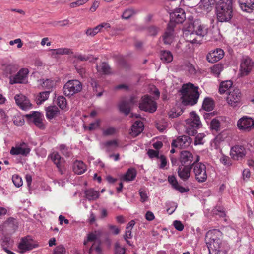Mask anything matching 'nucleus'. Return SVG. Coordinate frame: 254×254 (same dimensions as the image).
Instances as JSON below:
<instances>
[{"instance_id":"nucleus-61","label":"nucleus","mask_w":254,"mask_h":254,"mask_svg":"<svg viewBox=\"0 0 254 254\" xmlns=\"http://www.w3.org/2000/svg\"><path fill=\"white\" fill-rule=\"evenodd\" d=\"M190 24L183 28V37L187 41H189L188 37L190 35Z\"/></svg>"},{"instance_id":"nucleus-56","label":"nucleus","mask_w":254,"mask_h":254,"mask_svg":"<svg viewBox=\"0 0 254 254\" xmlns=\"http://www.w3.org/2000/svg\"><path fill=\"white\" fill-rule=\"evenodd\" d=\"M65 248L62 245H59L55 248L53 254H65Z\"/></svg>"},{"instance_id":"nucleus-24","label":"nucleus","mask_w":254,"mask_h":254,"mask_svg":"<svg viewBox=\"0 0 254 254\" xmlns=\"http://www.w3.org/2000/svg\"><path fill=\"white\" fill-rule=\"evenodd\" d=\"M49 157H50L52 161L54 162V163L56 165L57 167L58 168L59 171L61 173V174H63V170L62 168V162L61 159L62 158L61 156L58 152H54L51 153Z\"/></svg>"},{"instance_id":"nucleus-6","label":"nucleus","mask_w":254,"mask_h":254,"mask_svg":"<svg viewBox=\"0 0 254 254\" xmlns=\"http://www.w3.org/2000/svg\"><path fill=\"white\" fill-rule=\"evenodd\" d=\"M29 71L27 68L21 69L15 75L9 76V84H23L27 82Z\"/></svg>"},{"instance_id":"nucleus-55","label":"nucleus","mask_w":254,"mask_h":254,"mask_svg":"<svg viewBox=\"0 0 254 254\" xmlns=\"http://www.w3.org/2000/svg\"><path fill=\"white\" fill-rule=\"evenodd\" d=\"M135 14L134 11L132 9H126L122 14V17L125 19H128Z\"/></svg>"},{"instance_id":"nucleus-36","label":"nucleus","mask_w":254,"mask_h":254,"mask_svg":"<svg viewBox=\"0 0 254 254\" xmlns=\"http://www.w3.org/2000/svg\"><path fill=\"white\" fill-rule=\"evenodd\" d=\"M86 198L89 201L95 200L99 197V192L92 189H88L85 191Z\"/></svg>"},{"instance_id":"nucleus-60","label":"nucleus","mask_w":254,"mask_h":254,"mask_svg":"<svg viewBox=\"0 0 254 254\" xmlns=\"http://www.w3.org/2000/svg\"><path fill=\"white\" fill-rule=\"evenodd\" d=\"M147 154L150 158H154L156 157L157 158H159V151L157 150H154L153 149H149Z\"/></svg>"},{"instance_id":"nucleus-59","label":"nucleus","mask_w":254,"mask_h":254,"mask_svg":"<svg viewBox=\"0 0 254 254\" xmlns=\"http://www.w3.org/2000/svg\"><path fill=\"white\" fill-rule=\"evenodd\" d=\"M139 195L140 196V201L142 202H144L147 200L148 196L146 191L144 190L140 189L139 191Z\"/></svg>"},{"instance_id":"nucleus-9","label":"nucleus","mask_w":254,"mask_h":254,"mask_svg":"<svg viewBox=\"0 0 254 254\" xmlns=\"http://www.w3.org/2000/svg\"><path fill=\"white\" fill-rule=\"evenodd\" d=\"M180 100L182 105L186 106L190 102V83L183 84L179 91Z\"/></svg>"},{"instance_id":"nucleus-4","label":"nucleus","mask_w":254,"mask_h":254,"mask_svg":"<svg viewBox=\"0 0 254 254\" xmlns=\"http://www.w3.org/2000/svg\"><path fill=\"white\" fill-rule=\"evenodd\" d=\"M193 169V172L195 174V179L199 182H205L207 178L206 173V167L205 164L200 163H192L191 164V169Z\"/></svg>"},{"instance_id":"nucleus-39","label":"nucleus","mask_w":254,"mask_h":254,"mask_svg":"<svg viewBox=\"0 0 254 254\" xmlns=\"http://www.w3.org/2000/svg\"><path fill=\"white\" fill-rule=\"evenodd\" d=\"M96 68L98 72L102 74H109L111 73V68L106 63H102L100 65H97Z\"/></svg>"},{"instance_id":"nucleus-57","label":"nucleus","mask_w":254,"mask_h":254,"mask_svg":"<svg viewBox=\"0 0 254 254\" xmlns=\"http://www.w3.org/2000/svg\"><path fill=\"white\" fill-rule=\"evenodd\" d=\"M15 219L12 218H9L4 223V225L5 227H12L13 230L15 229L14 226Z\"/></svg>"},{"instance_id":"nucleus-10","label":"nucleus","mask_w":254,"mask_h":254,"mask_svg":"<svg viewBox=\"0 0 254 254\" xmlns=\"http://www.w3.org/2000/svg\"><path fill=\"white\" fill-rule=\"evenodd\" d=\"M254 62L249 57H243L240 64V73L242 76L248 75L252 71Z\"/></svg>"},{"instance_id":"nucleus-20","label":"nucleus","mask_w":254,"mask_h":254,"mask_svg":"<svg viewBox=\"0 0 254 254\" xmlns=\"http://www.w3.org/2000/svg\"><path fill=\"white\" fill-rule=\"evenodd\" d=\"M25 146H26V144L22 142L18 146L12 147L10 151V153L12 155H27L30 152V149L27 147H23Z\"/></svg>"},{"instance_id":"nucleus-62","label":"nucleus","mask_w":254,"mask_h":254,"mask_svg":"<svg viewBox=\"0 0 254 254\" xmlns=\"http://www.w3.org/2000/svg\"><path fill=\"white\" fill-rule=\"evenodd\" d=\"M13 123L16 126H21L24 124V120L21 117H15L13 119Z\"/></svg>"},{"instance_id":"nucleus-47","label":"nucleus","mask_w":254,"mask_h":254,"mask_svg":"<svg viewBox=\"0 0 254 254\" xmlns=\"http://www.w3.org/2000/svg\"><path fill=\"white\" fill-rule=\"evenodd\" d=\"M12 180L14 185L16 187H20L23 184V181L21 177L17 174H14L12 176Z\"/></svg>"},{"instance_id":"nucleus-32","label":"nucleus","mask_w":254,"mask_h":254,"mask_svg":"<svg viewBox=\"0 0 254 254\" xmlns=\"http://www.w3.org/2000/svg\"><path fill=\"white\" fill-rule=\"evenodd\" d=\"M215 3V0H201L199 3V7L209 11H211Z\"/></svg>"},{"instance_id":"nucleus-11","label":"nucleus","mask_w":254,"mask_h":254,"mask_svg":"<svg viewBox=\"0 0 254 254\" xmlns=\"http://www.w3.org/2000/svg\"><path fill=\"white\" fill-rule=\"evenodd\" d=\"M217 18L220 22H229L233 17V11L216 7Z\"/></svg>"},{"instance_id":"nucleus-22","label":"nucleus","mask_w":254,"mask_h":254,"mask_svg":"<svg viewBox=\"0 0 254 254\" xmlns=\"http://www.w3.org/2000/svg\"><path fill=\"white\" fill-rule=\"evenodd\" d=\"M237 127H254V119L244 116L238 121Z\"/></svg>"},{"instance_id":"nucleus-16","label":"nucleus","mask_w":254,"mask_h":254,"mask_svg":"<svg viewBox=\"0 0 254 254\" xmlns=\"http://www.w3.org/2000/svg\"><path fill=\"white\" fill-rule=\"evenodd\" d=\"M19 250L22 252L26 251L31 250L35 247V245L33 244L32 240L29 236H27L22 238L21 239L18 246Z\"/></svg>"},{"instance_id":"nucleus-14","label":"nucleus","mask_w":254,"mask_h":254,"mask_svg":"<svg viewBox=\"0 0 254 254\" xmlns=\"http://www.w3.org/2000/svg\"><path fill=\"white\" fill-rule=\"evenodd\" d=\"M29 123H33L36 126H40L43 120V116L39 112L31 111L30 113L24 115Z\"/></svg>"},{"instance_id":"nucleus-8","label":"nucleus","mask_w":254,"mask_h":254,"mask_svg":"<svg viewBox=\"0 0 254 254\" xmlns=\"http://www.w3.org/2000/svg\"><path fill=\"white\" fill-rule=\"evenodd\" d=\"M247 154V150L245 147L242 145H235L232 147L230 150V155L233 160H242L245 158Z\"/></svg>"},{"instance_id":"nucleus-15","label":"nucleus","mask_w":254,"mask_h":254,"mask_svg":"<svg viewBox=\"0 0 254 254\" xmlns=\"http://www.w3.org/2000/svg\"><path fill=\"white\" fill-rule=\"evenodd\" d=\"M224 56V51L220 48L211 51L207 55V60L209 63H214L222 59Z\"/></svg>"},{"instance_id":"nucleus-19","label":"nucleus","mask_w":254,"mask_h":254,"mask_svg":"<svg viewBox=\"0 0 254 254\" xmlns=\"http://www.w3.org/2000/svg\"><path fill=\"white\" fill-rule=\"evenodd\" d=\"M190 137L188 136H180L173 140L171 146L172 147L185 148L190 145V142L188 141Z\"/></svg>"},{"instance_id":"nucleus-17","label":"nucleus","mask_w":254,"mask_h":254,"mask_svg":"<svg viewBox=\"0 0 254 254\" xmlns=\"http://www.w3.org/2000/svg\"><path fill=\"white\" fill-rule=\"evenodd\" d=\"M185 13L182 9H176L170 14V20L169 22L182 23L185 19Z\"/></svg>"},{"instance_id":"nucleus-5","label":"nucleus","mask_w":254,"mask_h":254,"mask_svg":"<svg viewBox=\"0 0 254 254\" xmlns=\"http://www.w3.org/2000/svg\"><path fill=\"white\" fill-rule=\"evenodd\" d=\"M157 107L156 102L148 95H145L142 98L139 105L140 110L149 113L154 112Z\"/></svg>"},{"instance_id":"nucleus-52","label":"nucleus","mask_w":254,"mask_h":254,"mask_svg":"<svg viewBox=\"0 0 254 254\" xmlns=\"http://www.w3.org/2000/svg\"><path fill=\"white\" fill-rule=\"evenodd\" d=\"M209 254H220V246H207Z\"/></svg>"},{"instance_id":"nucleus-40","label":"nucleus","mask_w":254,"mask_h":254,"mask_svg":"<svg viewBox=\"0 0 254 254\" xmlns=\"http://www.w3.org/2000/svg\"><path fill=\"white\" fill-rule=\"evenodd\" d=\"M88 253L89 254H103L100 244H96L94 242L90 248Z\"/></svg>"},{"instance_id":"nucleus-27","label":"nucleus","mask_w":254,"mask_h":254,"mask_svg":"<svg viewBox=\"0 0 254 254\" xmlns=\"http://www.w3.org/2000/svg\"><path fill=\"white\" fill-rule=\"evenodd\" d=\"M216 7L233 11V0H220L216 3Z\"/></svg>"},{"instance_id":"nucleus-54","label":"nucleus","mask_w":254,"mask_h":254,"mask_svg":"<svg viewBox=\"0 0 254 254\" xmlns=\"http://www.w3.org/2000/svg\"><path fill=\"white\" fill-rule=\"evenodd\" d=\"M97 239V235L94 233H90L88 234L87 239L84 241V245L86 246L89 242H95Z\"/></svg>"},{"instance_id":"nucleus-38","label":"nucleus","mask_w":254,"mask_h":254,"mask_svg":"<svg viewBox=\"0 0 254 254\" xmlns=\"http://www.w3.org/2000/svg\"><path fill=\"white\" fill-rule=\"evenodd\" d=\"M173 59L172 53L169 51H162L160 54V59L164 63H170Z\"/></svg>"},{"instance_id":"nucleus-33","label":"nucleus","mask_w":254,"mask_h":254,"mask_svg":"<svg viewBox=\"0 0 254 254\" xmlns=\"http://www.w3.org/2000/svg\"><path fill=\"white\" fill-rule=\"evenodd\" d=\"M50 93V90H46L39 93L35 98L36 103L38 105L41 104L43 102L48 99Z\"/></svg>"},{"instance_id":"nucleus-28","label":"nucleus","mask_w":254,"mask_h":254,"mask_svg":"<svg viewBox=\"0 0 254 254\" xmlns=\"http://www.w3.org/2000/svg\"><path fill=\"white\" fill-rule=\"evenodd\" d=\"M200 92L199 91V87L191 83V106L197 103Z\"/></svg>"},{"instance_id":"nucleus-37","label":"nucleus","mask_w":254,"mask_h":254,"mask_svg":"<svg viewBox=\"0 0 254 254\" xmlns=\"http://www.w3.org/2000/svg\"><path fill=\"white\" fill-rule=\"evenodd\" d=\"M202 107L205 111H212L214 107V101L210 98L206 97L203 102Z\"/></svg>"},{"instance_id":"nucleus-30","label":"nucleus","mask_w":254,"mask_h":254,"mask_svg":"<svg viewBox=\"0 0 254 254\" xmlns=\"http://www.w3.org/2000/svg\"><path fill=\"white\" fill-rule=\"evenodd\" d=\"M46 117L49 119L56 117L59 113V110L56 106H49L46 109Z\"/></svg>"},{"instance_id":"nucleus-53","label":"nucleus","mask_w":254,"mask_h":254,"mask_svg":"<svg viewBox=\"0 0 254 254\" xmlns=\"http://www.w3.org/2000/svg\"><path fill=\"white\" fill-rule=\"evenodd\" d=\"M144 128H131L129 134L133 137H135L140 134L143 131Z\"/></svg>"},{"instance_id":"nucleus-50","label":"nucleus","mask_w":254,"mask_h":254,"mask_svg":"<svg viewBox=\"0 0 254 254\" xmlns=\"http://www.w3.org/2000/svg\"><path fill=\"white\" fill-rule=\"evenodd\" d=\"M59 149L61 153L66 157H69L70 155L69 148L64 144H61L59 146Z\"/></svg>"},{"instance_id":"nucleus-31","label":"nucleus","mask_w":254,"mask_h":254,"mask_svg":"<svg viewBox=\"0 0 254 254\" xmlns=\"http://www.w3.org/2000/svg\"><path fill=\"white\" fill-rule=\"evenodd\" d=\"M136 176V171L135 169L129 168L126 174L122 177V179L123 181L128 182L133 180Z\"/></svg>"},{"instance_id":"nucleus-63","label":"nucleus","mask_w":254,"mask_h":254,"mask_svg":"<svg viewBox=\"0 0 254 254\" xmlns=\"http://www.w3.org/2000/svg\"><path fill=\"white\" fill-rule=\"evenodd\" d=\"M173 225L178 231H181L184 229V225L180 221L175 220L173 222Z\"/></svg>"},{"instance_id":"nucleus-18","label":"nucleus","mask_w":254,"mask_h":254,"mask_svg":"<svg viewBox=\"0 0 254 254\" xmlns=\"http://www.w3.org/2000/svg\"><path fill=\"white\" fill-rule=\"evenodd\" d=\"M175 24L169 22L166 31L163 36L164 43L165 44H171L173 40V33Z\"/></svg>"},{"instance_id":"nucleus-21","label":"nucleus","mask_w":254,"mask_h":254,"mask_svg":"<svg viewBox=\"0 0 254 254\" xmlns=\"http://www.w3.org/2000/svg\"><path fill=\"white\" fill-rule=\"evenodd\" d=\"M241 9L247 12H251L254 9V0H238Z\"/></svg>"},{"instance_id":"nucleus-13","label":"nucleus","mask_w":254,"mask_h":254,"mask_svg":"<svg viewBox=\"0 0 254 254\" xmlns=\"http://www.w3.org/2000/svg\"><path fill=\"white\" fill-rule=\"evenodd\" d=\"M16 104L22 110H29L32 107V104L29 100L23 94H16L14 97Z\"/></svg>"},{"instance_id":"nucleus-44","label":"nucleus","mask_w":254,"mask_h":254,"mask_svg":"<svg viewBox=\"0 0 254 254\" xmlns=\"http://www.w3.org/2000/svg\"><path fill=\"white\" fill-rule=\"evenodd\" d=\"M18 69V66L17 64H9L6 66L5 71L7 73L12 75L16 72Z\"/></svg>"},{"instance_id":"nucleus-29","label":"nucleus","mask_w":254,"mask_h":254,"mask_svg":"<svg viewBox=\"0 0 254 254\" xmlns=\"http://www.w3.org/2000/svg\"><path fill=\"white\" fill-rule=\"evenodd\" d=\"M168 182L170 184L172 185L173 187L176 190H179L181 192H186L189 190V189L186 190L185 188L180 186L175 176H170L168 178Z\"/></svg>"},{"instance_id":"nucleus-34","label":"nucleus","mask_w":254,"mask_h":254,"mask_svg":"<svg viewBox=\"0 0 254 254\" xmlns=\"http://www.w3.org/2000/svg\"><path fill=\"white\" fill-rule=\"evenodd\" d=\"M39 82L43 89L50 90L51 92L55 85L54 81L49 79H41Z\"/></svg>"},{"instance_id":"nucleus-49","label":"nucleus","mask_w":254,"mask_h":254,"mask_svg":"<svg viewBox=\"0 0 254 254\" xmlns=\"http://www.w3.org/2000/svg\"><path fill=\"white\" fill-rule=\"evenodd\" d=\"M220 162L226 166H230L232 165V162L230 158L224 154L220 159Z\"/></svg>"},{"instance_id":"nucleus-2","label":"nucleus","mask_w":254,"mask_h":254,"mask_svg":"<svg viewBox=\"0 0 254 254\" xmlns=\"http://www.w3.org/2000/svg\"><path fill=\"white\" fill-rule=\"evenodd\" d=\"M82 84L78 80L68 81L63 88V93L67 97H71L81 91Z\"/></svg>"},{"instance_id":"nucleus-35","label":"nucleus","mask_w":254,"mask_h":254,"mask_svg":"<svg viewBox=\"0 0 254 254\" xmlns=\"http://www.w3.org/2000/svg\"><path fill=\"white\" fill-rule=\"evenodd\" d=\"M233 85L232 82L230 80H227L223 81L221 83L219 87V92L222 94L225 93L227 91H231V87Z\"/></svg>"},{"instance_id":"nucleus-26","label":"nucleus","mask_w":254,"mask_h":254,"mask_svg":"<svg viewBox=\"0 0 254 254\" xmlns=\"http://www.w3.org/2000/svg\"><path fill=\"white\" fill-rule=\"evenodd\" d=\"M190 163L184 167L182 170L179 168L178 175L183 180H186L189 178L190 175Z\"/></svg>"},{"instance_id":"nucleus-1","label":"nucleus","mask_w":254,"mask_h":254,"mask_svg":"<svg viewBox=\"0 0 254 254\" xmlns=\"http://www.w3.org/2000/svg\"><path fill=\"white\" fill-rule=\"evenodd\" d=\"M192 29L191 43L201 44L203 38L207 34V28L199 20H195L192 23Z\"/></svg>"},{"instance_id":"nucleus-3","label":"nucleus","mask_w":254,"mask_h":254,"mask_svg":"<svg viewBox=\"0 0 254 254\" xmlns=\"http://www.w3.org/2000/svg\"><path fill=\"white\" fill-rule=\"evenodd\" d=\"M222 237V233L219 230L213 229L210 230L206 235V243L207 246H220Z\"/></svg>"},{"instance_id":"nucleus-41","label":"nucleus","mask_w":254,"mask_h":254,"mask_svg":"<svg viewBox=\"0 0 254 254\" xmlns=\"http://www.w3.org/2000/svg\"><path fill=\"white\" fill-rule=\"evenodd\" d=\"M190 157V153L188 151H183L180 155V162L182 165H184L187 162L189 161Z\"/></svg>"},{"instance_id":"nucleus-23","label":"nucleus","mask_w":254,"mask_h":254,"mask_svg":"<svg viewBox=\"0 0 254 254\" xmlns=\"http://www.w3.org/2000/svg\"><path fill=\"white\" fill-rule=\"evenodd\" d=\"M103 28H105V29L110 28V25L108 23H102L94 28L88 29L86 31V34L88 36L93 37L100 32Z\"/></svg>"},{"instance_id":"nucleus-25","label":"nucleus","mask_w":254,"mask_h":254,"mask_svg":"<svg viewBox=\"0 0 254 254\" xmlns=\"http://www.w3.org/2000/svg\"><path fill=\"white\" fill-rule=\"evenodd\" d=\"M73 170L76 174L80 175L85 172L86 166L83 162L76 160L73 163Z\"/></svg>"},{"instance_id":"nucleus-48","label":"nucleus","mask_w":254,"mask_h":254,"mask_svg":"<svg viewBox=\"0 0 254 254\" xmlns=\"http://www.w3.org/2000/svg\"><path fill=\"white\" fill-rule=\"evenodd\" d=\"M223 69V66L222 64H217L214 65L211 68V71L214 74L218 76L220 74V72L222 71Z\"/></svg>"},{"instance_id":"nucleus-46","label":"nucleus","mask_w":254,"mask_h":254,"mask_svg":"<svg viewBox=\"0 0 254 254\" xmlns=\"http://www.w3.org/2000/svg\"><path fill=\"white\" fill-rule=\"evenodd\" d=\"M55 53L58 55H69L72 54V52L70 49L64 48H58L54 50Z\"/></svg>"},{"instance_id":"nucleus-7","label":"nucleus","mask_w":254,"mask_h":254,"mask_svg":"<svg viewBox=\"0 0 254 254\" xmlns=\"http://www.w3.org/2000/svg\"><path fill=\"white\" fill-rule=\"evenodd\" d=\"M136 102L137 100L134 96L124 98L119 105L120 111L127 115L130 112L131 107Z\"/></svg>"},{"instance_id":"nucleus-64","label":"nucleus","mask_w":254,"mask_h":254,"mask_svg":"<svg viewBox=\"0 0 254 254\" xmlns=\"http://www.w3.org/2000/svg\"><path fill=\"white\" fill-rule=\"evenodd\" d=\"M108 228L112 231V233L115 235H118L120 233V229L115 225H109Z\"/></svg>"},{"instance_id":"nucleus-51","label":"nucleus","mask_w":254,"mask_h":254,"mask_svg":"<svg viewBox=\"0 0 254 254\" xmlns=\"http://www.w3.org/2000/svg\"><path fill=\"white\" fill-rule=\"evenodd\" d=\"M205 136V134L204 133H199L197 134L194 140V145H202L203 144L204 141H203V138Z\"/></svg>"},{"instance_id":"nucleus-58","label":"nucleus","mask_w":254,"mask_h":254,"mask_svg":"<svg viewBox=\"0 0 254 254\" xmlns=\"http://www.w3.org/2000/svg\"><path fill=\"white\" fill-rule=\"evenodd\" d=\"M117 132L116 128H107L103 131V134L105 136L112 135Z\"/></svg>"},{"instance_id":"nucleus-45","label":"nucleus","mask_w":254,"mask_h":254,"mask_svg":"<svg viewBox=\"0 0 254 254\" xmlns=\"http://www.w3.org/2000/svg\"><path fill=\"white\" fill-rule=\"evenodd\" d=\"M114 254H125L126 249L125 247H122L119 242L115 244Z\"/></svg>"},{"instance_id":"nucleus-43","label":"nucleus","mask_w":254,"mask_h":254,"mask_svg":"<svg viewBox=\"0 0 254 254\" xmlns=\"http://www.w3.org/2000/svg\"><path fill=\"white\" fill-rule=\"evenodd\" d=\"M57 104L60 108L64 109L67 105L66 98L63 96H59L57 99Z\"/></svg>"},{"instance_id":"nucleus-12","label":"nucleus","mask_w":254,"mask_h":254,"mask_svg":"<svg viewBox=\"0 0 254 254\" xmlns=\"http://www.w3.org/2000/svg\"><path fill=\"white\" fill-rule=\"evenodd\" d=\"M241 97L240 91L238 89H233L229 91L226 100L228 104L233 107L237 106L240 102Z\"/></svg>"},{"instance_id":"nucleus-42","label":"nucleus","mask_w":254,"mask_h":254,"mask_svg":"<svg viewBox=\"0 0 254 254\" xmlns=\"http://www.w3.org/2000/svg\"><path fill=\"white\" fill-rule=\"evenodd\" d=\"M200 124L199 117L194 112H191V127H198Z\"/></svg>"}]
</instances>
